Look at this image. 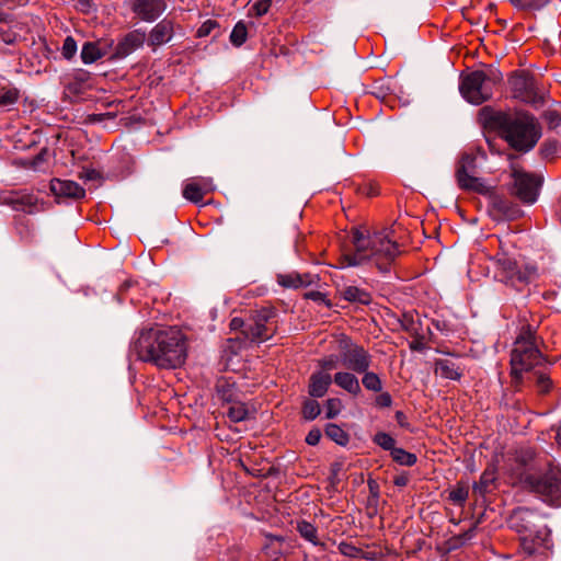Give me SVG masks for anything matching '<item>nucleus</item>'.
I'll use <instances>...</instances> for the list:
<instances>
[{
	"label": "nucleus",
	"mask_w": 561,
	"mask_h": 561,
	"mask_svg": "<svg viewBox=\"0 0 561 561\" xmlns=\"http://www.w3.org/2000/svg\"><path fill=\"white\" fill-rule=\"evenodd\" d=\"M131 352L142 362L174 369L185 363V336L176 328L142 330L133 343Z\"/></svg>",
	"instance_id": "1"
},
{
	"label": "nucleus",
	"mask_w": 561,
	"mask_h": 561,
	"mask_svg": "<svg viewBox=\"0 0 561 561\" xmlns=\"http://www.w3.org/2000/svg\"><path fill=\"white\" fill-rule=\"evenodd\" d=\"M491 122L501 138L516 151H530L541 137V126L538 119L524 110L496 112L492 115Z\"/></svg>",
	"instance_id": "2"
},
{
	"label": "nucleus",
	"mask_w": 561,
	"mask_h": 561,
	"mask_svg": "<svg viewBox=\"0 0 561 561\" xmlns=\"http://www.w3.org/2000/svg\"><path fill=\"white\" fill-rule=\"evenodd\" d=\"M391 231L382 230L369 234L368 231L355 229L352 232L353 253L343 254L342 259L346 266H358L370 260L381 268L382 264H389L399 254L396 241L390 237Z\"/></svg>",
	"instance_id": "3"
},
{
	"label": "nucleus",
	"mask_w": 561,
	"mask_h": 561,
	"mask_svg": "<svg viewBox=\"0 0 561 561\" xmlns=\"http://www.w3.org/2000/svg\"><path fill=\"white\" fill-rule=\"evenodd\" d=\"M543 341L529 324L524 325L511 352V375L515 385L522 382L524 373H533L546 364L539 348Z\"/></svg>",
	"instance_id": "4"
},
{
	"label": "nucleus",
	"mask_w": 561,
	"mask_h": 561,
	"mask_svg": "<svg viewBox=\"0 0 561 561\" xmlns=\"http://www.w3.org/2000/svg\"><path fill=\"white\" fill-rule=\"evenodd\" d=\"M518 482L524 489L539 495L543 502L561 506L560 469L548 466L547 469L541 470L537 465L531 463L519 473Z\"/></svg>",
	"instance_id": "5"
},
{
	"label": "nucleus",
	"mask_w": 561,
	"mask_h": 561,
	"mask_svg": "<svg viewBox=\"0 0 561 561\" xmlns=\"http://www.w3.org/2000/svg\"><path fill=\"white\" fill-rule=\"evenodd\" d=\"M502 80V72L494 66L489 65L463 76L459 90L469 103L480 105L492 98L495 87Z\"/></svg>",
	"instance_id": "6"
},
{
	"label": "nucleus",
	"mask_w": 561,
	"mask_h": 561,
	"mask_svg": "<svg viewBox=\"0 0 561 561\" xmlns=\"http://www.w3.org/2000/svg\"><path fill=\"white\" fill-rule=\"evenodd\" d=\"M508 84L514 99L535 108L545 105L548 94L547 90L530 73L516 71L510 77Z\"/></svg>",
	"instance_id": "7"
},
{
	"label": "nucleus",
	"mask_w": 561,
	"mask_h": 561,
	"mask_svg": "<svg viewBox=\"0 0 561 561\" xmlns=\"http://www.w3.org/2000/svg\"><path fill=\"white\" fill-rule=\"evenodd\" d=\"M510 176L508 193L524 204H534L539 195L541 179L515 165L512 167Z\"/></svg>",
	"instance_id": "8"
},
{
	"label": "nucleus",
	"mask_w": 561,
	"mask_h": 561,
	"mask_svg": "<svg viewBox=\"0 0 561 561\" xmlns=\"http://www.w3.org/2000/svg\"><path fill=\"white\" fill-rule=\"evenodd\" d=\"M275 311L261 309L255 311L247 322L242 334L251 342L262 343L274 336L277 331Z\"/></svg>",
	"instance_id": "9"
},
{
	"label": "nucleus",
	"mask_w": 561,
	"mask_h": 561,
	"mask_svg": "<svg viewBox=\"0 0 561 561\" xmlns=\"http://www.w3.org/2000/svg\"><path fill=\"white\" fill-rule=\"evenodd\" d=\"M337 343L341 362L344 367L358 374L368 370L371 364V355L367 350L354 343L345 334L340 335Z\"/></svg>",
	"instance_id": "10"
},
{
	"label": "nucleus",
	"mask_w": 561,
	"mask_h": 561,
	"mask_svg": "<svg viewBox=\"0 0 561 561\" xmlns=\"http://www.w3.org/2000/svg\"><path fill=\"white\" fill-rule=\"evenodd\" d=\"M0 205L15 211L34 214L43 209L44 202L27 190H3L0 191Z\"/></svg>",
	"instance_id": "11"
},
{
	"label": "nucleus",
	"mask_w": 561,
	"mask_h": 561,
	"mask_svg": "<svg viewBox=\"0 0 561 561\" xmlns=\"http://www.w3.org/2000/svg\"><path fill=\"white\" fill-rule=\"evenodd\" d=\"M458 185L467 191H472L482 195L490 193V187L482 179L477 176L476 159L471 156L461 158L456 172Z\"/></svg>",
	"instance_id": "12"
},
{
	"label": "nucleus",
	"mask_w": 561,
	"mask_h": 561,
	"mask_svg": "<svg viewBox=\"0 0 561 561\" xmlns=\"http://www.w3.org/2000/svg\"><path fill=\"white\" fill-rule=\"evenodd\" d=\"M540 515L527 507H517L508 518L510 527L520 536L534 535L536 534V530H547V528L540 525Z\"/></svg>",
	"instance_id": "13"
},
{
	"label": "nucleus",
	"mask_w": 561,
	"mask_h": 561,
	"mask_svg": "<svg viewBox=\"0 0 561 561\" xmlns=\"http://www.w3.org/2000/svg\"><path fill=\"white\" fill-rule=\"evenodd\" d=\"M531 274L530 271L517 268L516 263L510 259L499 260L497 262L496 277L516 290H520L528 284Z\"/></svg>",
	"instance_id": "14"
},
{
	"label": "nucleus",
	"mask_w": 561,
	"mask_h": 561,
	"mask_svg": "<svg viewBox=\"0 0 561 561\" xmlns=\"http://www.w3.org/2000/svg\"><path fill=\"white\" fill-rule=\"evenodd\" d=\"M131 11L145 22L156 21L165 10L163 0H130Z\"/></svg>",
	"instance_id": "15"
},
{
	"label": "nucleus",
	"mask_w": 561,
	"mask_h": 561,
	"mask_svg": "<svg viewBox=\"0 0 561 561\" xmlns=\"http://www.w3.org/2000/svg\"><path fill=\"white\" fill-rule=\"evenodd\" d=\"M215 190L211 178H193L183 187V197L194 204L202 203L204 196Z\"/></svg>",
	"instance_id": "16"
},
{
	"label": "nucleus",
	"mask_w": 561,
	"mask_h": 561,
	"mask_svg": "<svg viewBox=\"0 0 561 561\" xmlns=\"http://www.w3.org/2000/svg\"><path fill=\"white\" fill-rule=\"evenodd\" d=\"M146 36V32L142 30H134L127 33L117 44L115 49V56L124 58L130 55L133 51H135L144 45Z\"/></svg>",
	"instance_id": "17"
},
{
	"label": "nucleus",
	"mask_w": 561,
	"mask_h": 561,
	"mask_svg": "<svg viewBox=\"0 0 561 561\" xmlns=\"http://www.w3.org/2000/svg\"><path fill=\"white\" fill-rule=\"evenodd\" d=\"M490 204L497 218L514 220L522 215V209L507 198L500 195H491Z\"/></svg>",
	"instance_id": "18"
},
{
	"label": "nucleus",
	"mask_w": 561,
	"mask_h": 561,
	"mask_svg": "<svg viewBox=\"0 0 561 561\" xmlns=\"http://www.w3.org/2000/svg\"><path fill=\"white\" fill-rule=\"evenodd\" d=\"M50 190L56 196H64L80 199L85 196V191L77 182L70 180L54 179L50 182Z\"/></svg>",
	"instance_id": "19"
},
{
	"label": "nucleus",
	"mask_w": 561,
	"mask_h": 561,
	"mask_svg": "<svg viewBox=\"0 0 561 561\" xmlns=\"http://www.w3.org/2000/svg\"><path fill=\"white\" fill-rule=\"evenodd\" d=\"M317 280L318 276L309 273L299 274L296 272H291L288 274L277 275V283L285 288L296 289L300 287H307L314 284Z\"/></svg>",
	"instance_id": "20"
},
{
	"label": "nucleus",
	"mask_w": 561,
	"mask_h": 561,
	"mask_svg": "<svg viewBox=\"0 0 561 561\" xmlns=\"http://www.w3.org/2000/svg\"><path fill=\"white\" fill-rule=\"evenodd\" d=\"M174 33V24L171 20L163 19L157 23L149 34V44L160 46L168 43Z\"/></svg>",
	"instance_id": "21"
},
{
	"label": "nucleus",
	"mask_w": 561,
	"mask_h": 561,
	"mask_svg": "<svg viewBox=\"0 0 561 561\" xmlns=\"http://www.w3.org/2000/svg\"><path fill=\"white\" fill-rule=\"evenodd\" d=\"M332 383V377L325 371H316L309 378L308 393L312 398H322Z\"/></svg>",
	"instance_id": "22"
},
{
	"label": "nucleus",
	"mask_w": 561,
	"mask_h": 561,
	"mask_svg": "<svg viewBox=\"0 0 561 561\" xmlns=\"http://www.w3.org/2000/svg\"><path fill=\"white\" fill-rule=\"evenodd\" d=\"M255 408L239 398L238 400L228 404L227 416L231 422L239 423L253 417Z\"/></svg>",
	"instance_id": "23"
},
{
	"label": "nucleus",
	"mask_w": 561,
	"mask_h": 561,
	"mask_svg": "<svg viewBox=\"0 0 561 561\" xmlns=\"http://www.w3.org/2000/svg\"><path fill=\"white\" fill-rule=\"evenodd\" d=\"M434 371L436 375L450 380H459L463 373L462 368L449 358L437 359Z\"/></svg>",
	"instance_id": "24"
},
{
	"label": "nucleus",
	"mask_w": 561,
	"mask_h": 561,
	"mask_svg": "<svg viewBox=\"0 0 561 561\" xmlns=\"http://www.w3.org/2000/svg\"><path fill=\"white\" fill-rule=\"evenodd\" d=\"M336 386L344 389L351 394L357 396L360 393V385L357 377L348 371H339L332 379Z\"/></svg>",
	"instance_id": "25"
},
{
	"label": "nucleus",
	"mask_w": 561,
	"mask_h": 561,
	"mask_svg": "<svg viewBox=\"0 0 561 561\" xmlns=\"http://www.w3.org/2000/svg\"><path fill=\"white\" fill-rule=\"evenodd\" d=\"M548 366L549 365L546 363L538 369L534 370L529 377V379L534 381L537 391L541 394L550 392V390L553 388V381L550 378Z\"/></svg>",
	"instance_id": "26"
},
{
	"label": "nucleus",
	"mask_w": 561,
	"mask_h": 561,
	"mask_svg": "<svg viewBox=\"0 0 561 561\" xmlns=\"http://www.w3.org/2000/svg\"><path fill=\"white\" fill-rule=\"evenodd\" d=\"M547 537V530H536L534 535H523L520 536V547L525 553L531 556L545 545Z\"/></svg>",
	"instance_id": "27"
},
{
	"label": "nucleus",
	"mask_w": 561,
	"mask_h": 561,
	"mask_svg": "<svg viewBox=\"0 0 561 561\" xmlns=\"http://www.w3.org/2000/svg\"><path fill=\"white\" fill-rule=\"evenodd\" d=\"M340 295L350 302L369 305L373 300L370 293L357 286H345L340 290Z\"/></svg>",
	"instance_id": "28"
},
{
	"label": "nucleus",
	"mask_w": 561,
	"mask_h": 561,
	"mask_svg": "<svg viewBox=\"0 0 561 561\" xmlns=\"http://www.w3.org/2000/svg\"><path fill=\"white\" fill-rule=\"evenodd\" d=\"M106 54L105 47L101 43L87 42L81 49V59L83 64L90 65L104 57Z\"/></svg>",
	"instance_id": "29"
},
{
	"label": "nucleus",
	"mask_w": 561,
	"mask_h": 561,
	"mask_svg": "<svg viewBox=\"0 0 561 561\" xmlns=\"http://www.w3.org/2000/svg\"><path fill=\"white\" fill-rule=\"evenodd\" d=\"M217 391L220 399L227 404H230L240 398V393L234 389V385L229 383L227 380L219 381L217 385Z\"/></svg>",
	"instance_id": "30"
},
{
	"label": "nucleus",
	"mask_w": 561,
	"mask_h": 561,
	"mask_svg": "<svg viewBox=\"0 0 561 561\" xmlns=\"http://www.w3.org/2000/svg\"><path fill=\"white\" fill-rule=\"evenodd\" d=\"M20 99V90L11 84L0 88V107L11 106Z\"/></svg>",
	"instance_id": "31"
},
{
	"label": "nucleus",
	"mask_w": 561,
	"mask_h": 561,
	"mask_svg": "<svg viewBox=\"0 0 561 561\" xmlns=\"http://www.w3.org/2000/svg\"><path fill=\"white\" fill-rule=\"evenodd\" d=\"M510 2L518 10L535 12L543 9L550 0H510Z\"/></svg>",
	"instance_id": "32"
},
{
	"label": "nucleus",
	"mask_w": 561,
	"mask_h": 561,
	"mask_svg": "<svg viewBox=\"0 0 561 561\" xmlns=\"http://www.w3.org/2000/svg\"><path fill=\"white\" fill-rule=\"evenodd\" d=\"M325 435L341 446H345L348 443L347 433L336 424H328Z\"/></svg>",
	"instance_id": "33"
},
{
	"label": "nucleus",
	"mask_w": 561,
	"mask_h": 561,
	"mask_svg": "<svg viewBox=\"0 0 561 561\" xmlns=\"http://www.w3.org/2000/svg\"><path fill=\"white\" fill-rule=\"evenodd\" d=\"M297 530L306 540L312 542L313 545L318 543V530L311 523L306 520L298 522Z\"/></svg>",
	"instance_id": "34"
},
{
	"label": "nucleus",
	"mask_w": 561,
	"mask_h": 561,
	"mask_svg": "<svg viewBox=\"0 0 561 561\" xmlns=\"http://www.w3.org/2000/svg\"><path fill=\"white\" fill-rule=\"evenodd\" d=\"M321 413L319 402L313 399H306L302 403L301 415L307 421H312Z\"/></svg>",
	"instance_id": "35"
},
{
	"label": "nucleus",
	"mask_w": 561,
	"mask_h": 561,
	"mask_svg": "<svg viewBox=\"0 0 561 561\" xmlns=\"http://www.w3.org/2000/svg\"><path fill=\"white\" fill-rule=\"evenodd\" d=\"M392 459L401 466L411 467L416 463V455L404 450L403 448H396L391 454Z\"/></svg>",
	"instance_id": "36"
},
{
	"label": "nucleus",
	"mask_w": 561,
	"mask_h": 561,
	"mask_svg": "<svg viewBox=\"0 0 561 561\" xmlns=\"http://www.w3.org/2000/svg\"><path fill=\"white\" fill-rule=\"evenodd\" d=\"M247 36H248L247 25L242 21H240L234 25V27L230 34V42L234 46L240 47L241 45H243L245 43Z\"/></svg>",
	"instance_id": "37"
},
{
	"label": "nucleus",
	"mask_w": 561,
	"mask_h": 561,
	"mask_svg": "<svg viewBox=\"0 0 561 561\" xmlns=\"http://www.w3.org/2000/svg\"><path fill=\"white\" fill-rule=\"evenodd\" d=\"M362 379L363 386L370 391L380 392L382 389V382L377 374L366 370Z\"/></svg>",
	"instance_id": "38"
},
{
	"label": "nucleus",
	"mask_w": 561,
	"mask_h": 561,
	"mask_svg": "<svg viewBox=\"0 0 561 561\" xmlns=\"http://www.w3.org/2000/svg\"><path fill=\"white\" fill-rule=\"evenodd\" d=\"M374 442L385 450H390V454H392V450L397 448L394 446V438H392L389 434L383 432L377 433L374 437Z\"/></svg>",
	"instance_id": "39"
},
{
	"label": "nucleus",
	"mask_w": 561,
	"mask_h": 561,
	"mask_svg": "<svg viewBox=\"0 0 561 561\" xmlns=\"http://www.w3.org/2000/svg\"><path fill=\"white\" fill-rule=\"evenodd\" d=\"M468 489L458 484L454 490L450 491L449 500L457 505H463L468 499Z\"/></svg>",
	"instance_id": "40"
},
{
	"label": "nucleus",
	"mask_w": 561,
	"mask_h": 561,
	"mask_svg": "<svg viewBox=\"0 0 561 561\" xmlns=\"http://www.w3.org/2000/svg\"><path fill=\"white\" fill-rule=\"evenodd\" d=\"M342 409V401L337 398H330L325 402V416L327 419H334L339 415Z\"/></svg>",
	"instance_id": "41"
},
{
	"label": "nucleus",
	"mask_w": 561,
	"mask_h": 561,
	"mask_svg": "<svg viewBox=\"0 0 561 561\" xmlns=\"http://www.w3.org/2000/svg\"><path fill=\"white\" fill-rule=\"evenodd\" d=\"M493 481L494 476L492 472H483V474L480 478V481L478 483H474L473 491L476 493H479L480 495H483L488 491V488Z\"/></svg>",
	"instance_id": "42"
},
{
	"label": "nucleus",
	"mask_w": 561,
	"mask_h": 561,
	"mask_svg": "<svg viewBox=\"0 0 561 561\" xmlns=\"http://www.w3.org/2000/svg\"><path fill=\"white\" fill-rule=\"evenodd\" d=\"M543 118L550 129L561 128V114L554 110H548L543 113Z\"/></svg>",
	"instance_id": "43"
},
{
	"label": "nucleus",
	"mask_w": 561,
	"mask_h": 561,
	"mask_svg": "<svg viewBox=\"0 0 561 561\" xmlns=\"http://www.w3.org/2000/svg\"><path fill=\"white\" fill-rule=\"evenodd\" d=\"M77 53V43L72 36H67L64 41L61 55L66 59H71Z\"/></svg>",
	"instance_id": "44"
},
{
	"label": "nucleus",
	"mask_w": 561,
	"mask_h": 561,
	"mask_svg": "<svg viewBox=\"0 0 561 561\" xmlns=\"http://www.w3.org/2000/svg\"><path fill=\"white\" fill-rule=\"evenodd\" d=\"M305 298L306 299H310V300H312L314 302H318V304H323L328 308L332 307V304L327 298V295L321 293V291H318V290H311V291L306 293L305 294Z\"/></svg>",
	"instance_id": "45"
},
{
	"label": "nucleus",
	"mask_w": 561,
	"mask_h": 561,
	"mask_svg": "<svg viewBox=\"0 0 561 561\" xmlns=\"http://www.w3.org/2000/svg\"><path fill=\"white\" fill-rule=\"evenodd\" d=\"M319 365L322 368L321 371L328 373L329 370L335 369L339 365V357L336 355H329L319 360Z\"/></svg>",
	"instance_id": "46"
},
{
	"label": "nucleus",
	"mask_w": 561,
	"mask_h": 561,
	"mask_svg": "<svg viewBox=\"0 0 561 561\" xmlns=\"http://www.w3.org/2000/svg\"><path fill=\"white\" fill-rule=\"evenodd\" d=\"M558 141L557 140H548L541 147V153L545 158H552L558 152Z\"/></svg>",
	"instance_id": "47"
},
{
	"label": "nucleus",
	"mask_w": 561,
	"mask_h": 561,
	"mask_svg": "<svg viewBox=\"0 0 561 561\" xmlns=\"http://www.w3.org/2000/svg\"><path fill=\"white\" fill-rule=\"evenodd\" d=\"M272 4V0H259L252 7L256 16H262L268 12Z\"/></svg>",
	"instance_id": "48"
},
{
	"label": "nucleus",
	"mask_w": 561,
	"mask_h": 561,
	"mask_svg": "<svg viewBox=\"0 0 561 561\" xmlns=\"http://www.w3.org/2000/svg\"><path fill=\"white\" fill-rule=\"evenodd\" d=\"M218 24L216 21H213V20H207L205 21L201 26L197 30V36L198 37H205V36H208L211 31L217 27Z\"/></svg>",
	"instance_id": "49"
},
{
	"label": "nucleus",
	"mask_w": 561,
	"mask_h": 561,
	"mask_svg": "<svg viewBox=\"0 0 561 561\" xmlns=\"http://www.w3.org/2000/svg\"><path fill=\"white\" fill-rule=\"evenodd\" d=\"M339 550L344 556L352 557V558L357 557V554L359 552V550L356 547H354L351 543H346V542H341L339 545Z\"/></svg>",
	"instance_id": "50"
},
{
	"label": "nucleus",
	"mask_w": 561,
	"mask_h": 561,
	"mask_svg": "<svg viewBox=\"0 0 561 561\" xmlns=\"http://www.w3.org/2000/svg\"><path fill=\"white\" fill-rule=\"evenodd\" d=\"M321 431L319 428H312L306 436V443L310 446H316L321 439Z\"/></svg>",
	"instance_id": "51"
},
{
	"label": "nucleus",
	"mask_w": 561,
	"mask_h": 561,
	"mask_svg": "<svg viewBox=\"0 0 561 561\" xmlns=\"http://www.w3.org/2000/svg\"><path fill=\"white\" fill-rule=\"evenodd\" d=\"M376 403L382 408L390 407L392 403L391 396L388 392H382L376 398Z\"/></svg>",
	"instance_id": "52"
},
{
	"label": "nucleus",
	"mask_w": 561,
	"mask_h": 561,
	"mask_svg": "<svg viewBox=\"0 0 561 561\" xmlns=\"http://www.w3.org/2000/svg\"><path fill=\"white\" fill-rule=\"evenodd\" d=\"M247 322H244L241 318H233L230 322L231 330H239L242 329V331L245 329Z\"/></svg>",
	"instance_id": "53"
},
{
	"label": "nucleus",
	"mask_w": 561,
	"mask_h": 561,
	"mask_svg": "<svg viewBox=\"0 0 561 561\" xmlns=\"http://www.w3.org/2000/svg\"><path fill=\"white\" fill-rule=\"evenodd\" d=\"M393 483L397 486H405L409 483V476L408 474H399L394 477Z\"/></svg>",
	"instance_id": "54"
},
{
	"label": "nucleus",
	"mask_w": 561,
	"mask_h": 561,
	"mask_svg": "<svg viewBox=\"0 0 561 561\" xmlns=\"http://www.w3.org/2000/svg\"><path fill=\"white\" fill-rule=\"evenodd\" d=\"M396 420H397V422L399 423L400 426H402V427H408L409 426V423L407 422V416H405V414L402 411H397L396 412Z\"/></svg>",
	"instance_id": "55"
},
{
	"label": "nucleus",
	"mask_w": 561,
	"mask_h": 561,
	"mask_svg": "<svg viewBox=\"0 0 561 561\" xmlns=\"http://www.w3.org/2000/svg\"><path fill=\"white\" fill-rule=\"evenodd\" d=\"M105 117H114L113 115H111L110 113H106V114H93L90 116V121L91 122H102Z\"/></svg>",
	"instance_id": "56"
},
{
	"label": "nucleus",
	"mask_w": 561,
	"mask_h": 561,
	"mask_svg": "<svg viewBox=\"0 0 561 561\" xmlns=\"http://www.w3.org/2000/svg\"><path fill=\"white\" fill-rule=\"evenodd\" d=\"M96 175V172L94 170L85 172V179L92 180Z\"/></svg>",
	"instance_id": "57"
},
{
	"label": "nucleus",
	"mask_w": 561,
	"mask_h": 561,
	"mask_svg": "<svg viewBox=\"0 0 561 561\" xmlns=\"http://www.w3.org/2000/svg\"><path fill=\"white\" fill-rule=\"evenodd\" d=\"M2 22H9V16H8V14L0 11V23H2Z\"/></svg>",
	"instance_id": "58"
},
{
	"label": "nucleus",
	"mask_w": 561,
	"mask_h": 561,
	"mask_svg": "<svg viewBox=\"0 0 561 561\" xmlns=\"http://www.w3.org/2000/svg\"><path fill=\"white\" fill-rule=\"evenodd\" d=\"M412 350H421L422 345L420 343H412L410 346Z\"/></svg>",
	"instance_id": "59"
},
{
	"label": "nucleus",
	"mask_w": 561,
	"mask_h": 561,
	"mask_svg": "<svg viewBox=\"0 0 561 561\" xmlns=\"http://www.w3.org/2000/svg\"><path fill=\"white\" fill-rule=\"evenodd\" d=\"M556 440H557V444L559 445V447L561 448V432L557 433Z\"/></svg>",
	"instance_id": "60"
}]
</instances>
